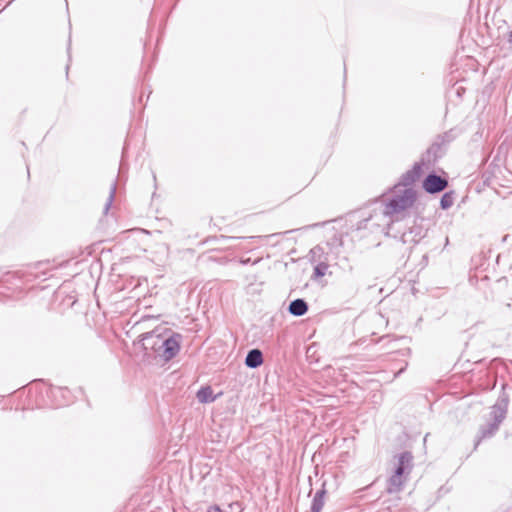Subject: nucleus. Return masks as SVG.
Masks as SVG:
<instances>
[{"label": "nucleus", "mask_w": 512, "mask_h": 512, "mask_svg": "<svg viewBox=\"0 0 512 512\" xmlns=\"http://www.w3.org/2000/svg\"><path fill=\"white\" fill-rule=\"evenodd\" d=\"M406 476H400V475H397V474H394L388 479V482H387V492L389 494H393V493H398L402 490L403 488V485L406 481Z\"/></svg>", "instance_id": "nucleus-10"}, {"label": "nucleus", "mask_w": 512, "mask_h": 512, "mask_svg": "<svg viewBox=\"0 0 512 512\" xmlns=\"http://www.w3.org/2000/svg\"><path fill=\"white\" fill-rule=\"evenodd\" d=\"M115 193H116V183L113 182L111 185V188H110L109 197H108L107 202L104 207V213H107L108 210L110 209V207L114 201V198H115Z\"/></svg>", "instance_id": "nucleus-16"}, {"label": "nucleus", "mask_w": 512, "mask_h": 512, "mask_svg": "<svg viewBox=\"0 0 512 512\" xmlns=\"http://www.w3.org/2000/svg\"><path fill=\"white\" fill-rule=\"evenodd\" d=\"M457 94L460 95L462 94V91H460V89L457 90Z\"/></svg>", "instance_id": "nucleus-22"}, {"label": "nucleus", "mask_w": 512, "mask_h": 512, "mask_svg": "<svg viewBox=\"0 0 512 512\" xmlns=\"http://www.w3.org/2000/svg\"><path fill=\"white\" fill-rule=\"evenodd\" d=\"M181 335L173 333L164 336L160 329H154L141 335L140 342L146 354H154L164 361L173 359L180 350Z\"/></svg>", "instance_id": "nucleus-1"}, {"label": "nucleus", "mask_w": 512, "mask_h": 512, "mask_svg": "<svg viewBox=\"0 0 512 512\" xmlns=\"http://www.w3.org/2000/svg\"><path fill=\"white\" fill-rule=\"evenodd\" d=\"M67 393H69V391L67 389H64L61 387L51 389V394L54 397H57L58 395H60L61 397L65 398Z\"/></svg>", "instance_id": "nucleus-17"}, {"label": "nucleus", "mask_w": 512, "mask_h": 512, "mask_svg": "<svg viewBox=\"0 0 512 512\" xmlns=\"http://www.w3.org/2000/svg\"><path fill=\"white\" fill-rule=\"evenodd\" d=\"M196 397L200 403H211L216 399V396H214L213 390L210 386L201 387L198 390Z\"/></svg>", "instance_id": "nucleus-12"}, {"label": "nucleus", "mask_w": 512, "mask_h": 512, "mask_svg": "<svg viewBox=\"0 0 512 512\" xmlns=\"http://www.w3.org/2000/svg\"><path fill=\"white\" fill-rule=\"evenodd\" d=\"M68 403V400H63V401H58L57 402V406H62V405H66Z\"/></svg>", "instance_id": "nucleus-20"}, {"label": "nucleus", "mask_w": 512, "mask_h": 512, "mask_svg": "<svg viewBox=\"0 0 512 512\" xmlns=\"http://www.w3.org/2000/svg\"><path fill=\"white\" fill-rule=\"evenodd\" d=\"M457 94L460 95L462 94V91H460V89L457 90Z\"/></svg>", "instance_id": "nucleus-21"}, {"label": "nucleus", "mask_w": 512, "mask_h": 512, "mask_svg": "<svg viewBox=\"0 0 512 512\" xmlns=\"http://www.w3.org/2000/svg\"><path fill=\"white\" fill-rule=\"evenodd\" d=\"M412 454L410 452H403L398 455V463L395 468L394 474L406 476L412 469Z\"/></svg>", "instance_id": "nucleus-6"}, {"label": "nucleus", "mask_w": 512, "mask_h": 512, "mask_svg": "<svg viewBox=\"0 0 512 512\" xmlns=\"http://www.w3.org/2000/svg\"><path fill=\"white\" fill-rule=\"evenodd\" d=\"M329 265L325 261H320L314 267V276L316 278L323 277L328 271Z\"/></svg>", "instance_id": "nucleus-15"}, {"label": "nucleus", "mask_w": 512, "mask_h": 512, "mask_svg": "<svg viewBox=\"0 0 512 512\" xmlns=\"http://www.w3.org/2000/svg\"><path fill=\"white\" fill-rule=\"evenodd\" d=\"M454 203V192H445L440 199V207L443 210L449 209Z\"/></svg>", "instance_id": "nucleus-14"}, {"label": "nucleus", "mask_w": 512, "mask_h": 512, "mask_svg": "<svg viewBox=\"0 0 512 512\" xmlns=\"http://www.w3.org/2000/svg\"><path fill=\"white\" fill-rule=\"evenodd\" d=\"M447 186L448 181L435 173L428 174L423 181V189L429 194L439 193L445 190Z\"/></svg>", "instance_id": "nucleus-3"}, {"label": "nucleus", "mask_w": 512, "mask_h": 512, "mask_svg": "<svg viewBox=\"0 0 512 512\" xmlns=\"http://www.w3.org/2000/svg\"><path fill=\"white\" fill-rule=\"evenodd\" d=\"M422 174V165L420 163H415L413 167L406 171L400 179L399 185L409 188L414 182H416Z\"/></svg>", "instance_id": "nucleus-7"}, {"label": "nucleus", "mask_w": 512, "mask_h": 512, "mask_svg": "<svg viewBox=\"0 0 512 512\" xmlns=\"http://www.w3.org/2000/svg\"><path fill=\"white\" fill-rule=\"evenodd\" d=\"M250 261V259H247L245 261H242L243 263H248Z\"/></svg>", "instance_id": "nucleus-23"}, {"label": "nucleus", "mask_w": 512, "mask_h": 512, "mask_svg": "<svg viewBox=\"0 0 512 512\" xmlns=\"http://www.w3.org/2000/svg\"><path fill=\"white\" fill-rule=\"evenodd\" d=\"M508 400L506 397H501L492 406L490 415L493 418L492 423H497L500 426L506 417Z\"/></svg>", "instance_id": "nucleus-5"}, {"label": "nucleus", "mask_w": 512, "mask_h": 512, "mask_svg": "<svg viewBox=\"0 0 512 512\" xmlns=\"http://www.w3.org/2000/svg\"><path fill=\"white\" fill-rule=\"evenodd\" d=\"M308 311V304L302 298H297L290 302L288 306V312L296 317L303 316Z\"/></svg>", "instance_id": "nucleus-9"}, {"label": "nucleus", "mask_w": 512, "mask_h": 512, "mask_svg": "<svg viewBox=\"0 0 512 512\" xmlns=\"http://www.w3.org/2000/svg\"><path fill=\"white\" fill-rule=\"evenodd\" d=\"M416 200V192L413 188H405L399 195H394L385 205L383 213L386 216L398 214L410 208Z\"/></svg>", "instance_id": "nucleus-2"}, {"label": "nucleus", "mask_w": 512, "mask_h": 512, "mask_svg": "<svg viewBox=\"0 0 512 512\" xmlns=\"http://www.w3.org/2000/svg\"><path fill=\"white\" fill-rule=\"evenodd\" d=\"M451 141L450 135L445 133L437 138V140L427 150V160L436 161L444 153V147Z\"/></svg>", "instance_id": "nucleus-4"}, {"label": "nucleus", "mask_w": 512, "mask_h": 512, "mask_svg": "<svg viewBox=\"0 0 512 512\" xmlns=\"http://www.w3.org/2000/svg\"><path fill=\"white\" fill-rule=\"evenodd\" d=\"M263 364V354L261 350L255 348L248 351L245 358V365L248 368L255 369Z\"/></svg>", "instance_id": "nucleus-8"}, {"label": "nucleus", "mask_w": 512, "mask_h": 512, "mask_svg": "<svg viewBox=\"0 0 512 512\" xmlns=\"http://www.w3.org/2000/svg\"><path fill=\"white\" fill-rule=\"evenodd\" d=\"M499 429V425L497 423H488L486 425H483L479 430V437L475 443V448L479 445L481 440L489 438L493 436Z\"/></svg>", "instance_id": "nucleus-11"}, {"label": "nucleus", "mask_w": 512, "mask_h": 512, "mask_svg": "<svg viewBox=\"0 0 512 512\" xmlns=\"http://www.w3.org/2000/svg\"><path fill=\"white\" fill-rule=\"evenodd\" d=\"M207 512H223L218 505H211L208 507Z\"/></svg>", "instance_id": "nucleus-18"}, {"label": "nucleus", "mask_w": 512, "mask_h": 512, "mask_svg": "<svg viewBox=\"0 0 512 512\" xmlns=\"http://www.w3.org/2000/svg\"><path fill=\"white\" fill-rule=\"evenodd\" d=\"M322 252H323V249L319 246H316L311 250V254L313 255V257H315L316 255H318Z\"/></svg>", "instance_id": "nucleus-19"}, {"label": "nucleus", "mask_w": 512, "mask_h": 512, "mask_svg": "<svg viewBox=\"0 0 512 512\" xmlns=\"http://www.w3.org/2000/svg\"><path fill=\"white\" fill-rule=\"evenodd\" d=\"M325 494L326 490L324 489V487L315 493L312 499L310 512H321L324 506Z\"/></svg>", "instance_id": "nucleus-13"}]
</instances>
